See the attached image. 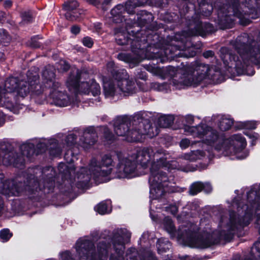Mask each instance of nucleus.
<instances>
[{"label":"nucleus","mask_w":260,"mask_h":260,"mask_svg":"<svg viewBox=\"0 0 260 260\" xmlns=\"http://www.w3.org/2000/svg\"><path fill=\"white\" fill-rule=\"evenodd\" d=\"M183 128L186 134L202 139L203 143L217 151H222L225 155L234 156L238 159H244L248 155L247 151H242L246 146L245 139L241 134L232 136L223 140L216 130L205 124L190 126L194 123V118L188 115L181 119Z\"/></svg>","instance_id":"f257e3e1"},{"label":"nucleus","mask_w":260,"mask_h":260,"mask_svg":"<svg viewBox=\"0 0 260 260\" xmlns=\"http://www.w3.org/2000/svg\"><path fill=\"white\" fill-rule=\"evenodd\" d=\"M233 206L237 208L238 216L241 218L237 220L236 214L234 212H231L230 218L228 219L222 217L220 226L221 231L219 234L213 232L210 233L209 232H205L198 235L192 240L193 246L199 248H206L217 244L221 238H226L239 226L247 225L252 219V213L251 208H248L247 205L241 203H235L234 201Z\"/></svg>","instance_id":"f03ea898"},{"label":"nucleus","mask_w":260,"mask_h":260,"mask_svg":"<svg viewBox=\"0 0 260 260\" xmlns=\"http://www.w3.org/2000/svg\"><path fill=\"white\" fill-rule=\"evenodd\" d=\"M114 129L117 136L124 137L128 142L140 141L143 135L151 138L158 133L157 128L152 127L147 119H139L138 117H135L131 125L126 118L118 117L114 121Z\"/></svg>","instance_id":"7ed1b4c3"},{"label":"nucleus","mask_w":260,"mask_h":260,"mask_svg":"<svg viewBox=\"0 0 260 260\" xmlns=\"http://www.w3.org/2000/svg\"><path fill=\"white\" fill-rule=\"evenodd\" d=\"M107 74L103 76V84L105 95L106 97H112L117 92L115 82L117 87L125 95H129L136 93L137 86L132 79L127 78L128 75L125 70L117 71L114 68L113 61L107 64Z\"/></svg>","instance_id":"20e7f679"},{"label":"nucleus","mask_w":260,"mask_h":260,"mask_svg":"<svg viewBox=\"0 0 260 260\" xmlns=\"http://www.w3.org/2000/svg\"><path fill=\"white\" fill-rule=\"evenodd\" d=\"M113 166V160L110 155H104L101 161H98L95 158L92 159L88 169L82 168L78 173L77 178L75 179L77 187H86L91 178L95 180L105 181L103 178L108 176L111 173Z\"/></svg>","instance_id":"39448f33"},{"label":"nucleus","mask_w":260,"mask_h":260,"mask_svg":"<svg viewBox=\"0 0 260 260\" xmlns=\"http://www.w3.org/2000/svg\"><path fill=\"white\" fill-rule=\"evenodd\" d=\"M166 170H158V167L155 164H153L150 168V174L149 182L150 185V197L151 201L150 203V215L153 220H155L156 217L153 215V207L155 204H157L156 208L158 207L157 203L159 200L165 196L167 192L172 191L169 189V186L167 183L168 176L165 172Z\"/></svg>","instance_id":"423d86ee"},{"label":"nucleus","mask_w":260,"mask_h":260,"mask_svg":"<svg viewBox=\"0 0 260 260\" xmlns=\"http://www.w3.org/2000/svg\"><path fill=\"white\" fill-rule=\"evenodd\" d=\"M130 154L137 164H139L143 168H147L150 164V169L153 164L157 166L158 170H172L177 167L176 162L172 161L171 164L167 162L161 150H157L152 147L139 148Z\"/></svg>","instance_id":"0eeeda50"},{"label":"nucleus","mask_w":260,"mask_h":260,"mask_svg":"<svg viewBox=\"0 0 260 260\" xmlns=\"http://www.w3.org/2000/svg\"><path fill=\"white\" fill-rule=\"evenodd\" d=\"M44 88L49 90L48 100L56 106L64 107L74 103L75 99L61 90L58 82L55 81V74L52 71L45 70L43 73Z\"/></svg>","instance_id":"6e6552de"},{"label":"nucleus","mask_w":260,"mask_h":260,"mask_svg":"<svg viewBox=\"0 0 260 260\" xmlns=\"http://www.w3.org/2000/svg\"><path fill=\"white\" fill-rule=\"evenodd\" d=\"M79 260H105L107 259L108 246L105 242H100L96 251L92 242L86 238L79 239L76 244Z\"/></svg>","instance_id":"1a4fd4ad"},{"label":"nucleus","mask_w":260,"mask_h":260,"mask_svg":"<svg viewBox=\"0 0 260 260\" xmlns=\"http://www.w3.org/2000/svg\"><path fill=\"white\" fill-rule=\"evenodd\" d=\"M210 71L209 65L196 62L190 67H186L184 71H181L180 86H197L204 80L209 78Z\"/></svg>","instance_id":"9d476101"},{"label":"nucleus","mask_w":260,"mask_h":260,"mask_svg":"<svg viewBox=\"0 0 260 260\" xmlns=\"http://www.w3.org/2000/svg\"><path fill=\"white\" fill-rule=\"evenodd\" d=\"M81 74L79 71L75 68L72 69L71 74L67 80V86L70 90H77L84 94H88L90 92L95 96L101 93V88L94 80H89V82H81L79 84V79Z\"/></svg>","instance_id":"9b49d317"},{"label":"nucleus","mask_w":260,"mask_h":260,"mask_svg":"<svg viewBox=\"0 0 260 260\" xmlns=\"http://www.w3.org/2000/svg\"><path fill=\"white\" fill-rule=\"evenodd\" d=\"M118 163L115 168L116 177L119 178H132L137 175V164L131 154L119 152L117 153Z\"/></svg>","instance_id":"f8f14e48"},{"label":"nucleus","mask_w":260,"mask_h":260,"mask_svg":"<svg viewBox=\"0 0 260 260\" xmlns=\"http://www.w3.org/2000/svg\"><path fill=\"white\" fill-rule=\"evenodd\" d=\"M131 235V233L125 229H118L113 231L111 242L116 255L112 254L110 260H124V245L128 242Z\"/></svg>","instance_id":"ddd939ff"},{"label":"nucleus","mask_w":260,"mask_h":260,"mask_svg":"<svg viewBox=\"0 0 260 260\" xmlns=\"http://www.w3.org/2000/svg\"><path fill=\"white\" fill-rule=\"evenodd\" d=\"M238 3H235L232 5H225L218 12L219 21L221 24L225 27H231L235 21L234 17L242 18L244 16L243 13L238 9Z\"/></svg>","instance_id":"4468645a"},{"label":"nucleus","mask_w":260,"mask_h":260,"mask_svg":"<svg viewBox=\"0 0 260 260\" xmlns=\"http://www.w3.org/2000/svg\"><path fill=\"white\" fill-rule=\"evenodd\" d=\"M38 77L37 75L32 76V79L28 78V83L21 81L18 83L16 92L22 97H24L31 91L36 94H40L44 91L42 87L38 84Z\"/></svg>","instance_id":"2eb2a0df"},{"label":"nucleus","mask_w":260,"mask_h":260,"mask_svg":"<svg viewBox=\"0 0 260 260\" xmlns=\"http://www.w3.org/2000/svg\"><path fill=\"white\" fill-rule=\"evenodd\" d=\"M76 140V136L71 134L68 135L65 140L66 144L58 145L55 139H51L48 141L50 144L49 149L50 153L51 155L54 156H57L59 155L61 152L62 148L66 149H70L72 146L75 144Z\"/></svg>","instance_id":"dca6fc26"},{"label":"nucleus","mask_w":260,"mask_h":260,"mask_svg":"<svg viewBox=\"0 0 260 260\" xmlns=\"http://www.w3.org/2000/svg\"><path fill=\"white\" fill-rule=\"evenodd\" d=\"M136 6V3L128 2H126L125 6L122 5H118L111 11V14L112 16L113 21L115 23H119L122 21V13L126 11L128 13H134V8Z\"/></svg>","instance_id":"f3484780"},{"label":"nucleus","mask_w":260,"mask_h":260,"mask_svg":"<svg viewBox=\"0 0 260 260\" xmlns=\"http://www.w3.org/2000/svg\"><path fill=\"white\" fill-rule=\"evenodd\" d=\"M96 138L94 128L92 127L87 128L80 138L79 145L84 149H88L95 143Z\"/></svg>","instance_id":"a211bd4d"},{"label":"nucleus","mask_w":260,"mask_h":260,"mask_svg":"<svg viewBox=\"0 0 260 260\" xmlns=\"http://www.w3.org/2000/svg\"><path fill=\"white\" fill-rule=\"evenodd\" d=\"M182 39L180 38V57H191L196 55V52L193 48H190L191 43L188 38H185L184 42Z\"/></svg>","instance_id":"6ab92c4d"},{"label":"nucleus","mask_w":260,"mask_h":260,"mask_svg":"<svg viewBox=\"0 0 260 260\" xmlns=\"http://www.w3.org/2000/svg\"><path fill=\"white\" fill-rule=\"evenodd\" d=\"M78 6L79 4L76 1H70L64 3L63 8L66 11L65 17L67 19L70 21H74L77 19V16L71 17V11H75Z\"/></svg>","instance_id":"aec40b11"},{"label":"nucleus","mask_w":260,"mask_h":260,"mask_svg":"<svg viewBox=\"0 0 260 260\" xmlns=\"http://www.w3.org/2000/svg\"><path fill=\"white\" fill-rule=\"evenodd\" d=\"M94 210L101 215L108 214L112 211L111 202L110 201L102 202L94 207Z\"/></svg>","instance_id":"412c9836"},{"label":"nucleus","mask_w":260,"mask_h":260,"mask_svg":"<svg viewBox=\"0 0 260 260\" xmlns=\"http://www.w3.org/2000/svg\"><path fill=\"white\" fill-rule=\"evenodd\" d=\"M218 126L223 131L229 130L233 124V120L225 116L219 118Z\"/></svg>","instance_id":"4be33fe9"},{"label":"nucleus","mask_w":260,"mask_h":260,"mask_svg":"<svg viewBox=\"0 0 260 260\" xmlns=\"http://www.w3.org/2000/svg\"><path fill=\"white\" fill-rule=\"evenodd\" d=\"M174 117L172 115H164L160 116L158 119V124L162 127L170 126L174 122Z\"/></svg>","instance_id":"5701e85b"},{"label":"nucleus","mask_w":260,"mask_h":260,"mask_svg":"<svg viewBox=\"0 0 260 260\" xmlns=\"http://www.w3.org/2000/svg\"><path fill=\"white\" fill-rule=\"evenodd\" d=\"M18 79L14 77L8 79L5 83V88L7 92L15 91L18 85Z\"/></svg>","instance_id":"b1692460"},{"label":"nucleus","mask_w":260,"mask_h":260,"mask_svg":"<svg viewBox=\"0 0 260 260\" xmlns=\"http://www.w3.org/2000/svg\"><path fill=\"white\" fill-rule=\"evenodd\" d=\"M162 224L164 228L171 235H173L176 232L175 225L172 220L169 217H166L164 218Z\"/></svg>","instance_id":"393cba45"},{"label":"nucleus","mask_w":260,"mask_h":260,"mask_svg":"<svg viewBox=\"0 0 260 260\" xmlns=\"http://www.w3.org/2000/svg\"><path fill=\"white\" fill-rule=\"evenodd\" d=\"M171 246V243L166 239H159L157 243V250L159 253L166 252Z\"/></svg>","instance_id":"a878e982"},{"label":"nucleus","mask_w":260,"mask_h":260,"mask_svg":"<svg viewBox=\"0 0 260 260\" xmlns=\"http://www.w3.org/2000/svg\"><path fill=\"white\" fill-rule=\"evenodd\" d=\"M21 150L23 155L29 157L35 152V146L32 143L24 144L21 145Z\"/></svg>","instance_id":"bb28decb"},{"label":"nucleus","mask_w":260,"mask_h":260,"mask_svg":"<svg viewBox=\"0 0 260 260\" xmlns=\"http://www.w3.org/2000/svg\"><path fill=\"white\" fill-rule=\"evenodd\" d=\"M29 184V185L25 187V190L28 191L29 193L36 194V192H38V190L42 189L40 184L34 179L30 180Z\"/></svg>","instance_id":"cd10ccee"},{"label":"nucleus","mask_w":260,"mask_h":260,"mask_svg":"<svg viewBox=\"0 0 260 260\" xmlns=\"http://www.w3.org/2000/svg\"><path fill=\"white\" fill-rule=\"evenodd\" d=\"M203 188H204L203 182L200 181L195 182L190 185L189 193L192 196L196 195L202 191Z\"/></svg>","instance_id":"c85d7f7f"},{"label":"nucleus","mask_w":260,"mask_h":260,"mask_svg":"<svg viewBox=\"0 0 260 260\" xmlns=\"http://www.w3.org/2000/svg\"><path fill=\"white\" fill-rule=\"evenodd\" d=\"M177 73V70L174 67H170L169 70V75L174 78L175 75ZM170 86H172L173 90L178 89V81L177 79L173 78L170 83Z\"/></svg>","instance_id":"c756f323"},{"label":"nucleus","mask_w":260,"mask_h":260,"mask_svg":"<svg viewBox=\"0 0 260 260\" xmlns=\"http://www.w3.org/2000/svg\"><path fill=\"white\" fill-rule=\"evenodd\" d=\"M117 58L122 61H123L126 62H134V63H137L139 62V61L135 60L131 56L126 53H121L118 55Z\"/></svg>","instance_id":"7c9ffc66"},{"label":"nucleus","mask_w":260,"mask_h":260,"mask_svg":"<svg viewBox=\"0 0 260 260\" xmlns=\"http://www.w3.org/2000/svg\"><path fill=\"white\" fill-rule=\"evenodd\" d=\"M12 236V234L8 229H4L0 232V238L3 242L8 241Z\"/></svg>","instance_id":"2f4dec72"},{"label":"nucleus","mask_w":260,"mask_h":260,"mask_svg":"<svg viewBox=\"0 0 260 260\" xmlns=\"http://www.w3.org/2000/svg\"><path fill=\"white\" fill-rule=\"evenodd\" d=\"M256 125L257 122L254 121H247L240 123V126L242 128L255 129Z\"/></svg>","instance_id":"473e14b6"},{"label":"nucleus","mask_w":260,"mask_h":260,"mask_svg":"<svg viewBox=\"0 0 260 260\" xmlns=\"http://www.w3.org/2000/svg\"><path fill=\"white\" fill-rule=\"evenodd\" d=\"M165 209L167 212L175 216L177 219L179 218V215L177 214L178 207L176 205H171L169 206L165 207Z\"/></svg>","instance_id":"72a5a7b5"},{"label":"nucleus","mask_w":260,"mask_h":260,"mask_svg":"<svg viewBox=\"0 0 260 260\" xmlns=\"http://www.w3.org/2000/svg\"><path fill=\"white\" fill-rule=\"evenodd\" d=\"M101 131L103 132L105 138L107 141H111L114 139V136L110 132L109 129L106 126H103L101 128Z\"/></svg>","instance_id":"f704fd0d"},{"label":"nucleus","mask_w":260,"mask_h":260,"mask_svg":"<svg viewBox=\"0 0 260 260\" xmlns=\"http://www.w3.org/2000/svg\"><path fill=\"white\" fill-rule=\"evenodd\" d=\"M64 168L67 169V172L70 175H72L75 172V168L73 165H70V166H67L63 163H60L58 166V169L59 172H62L61 169Z\"/></svg>","instance_id":"c9c22d12"},{"label":"nucleus","mask_w":260,"mask_h":260,"mask_svg":"<svg viewBox=\"0 0 260 260\" xmlns=\"http://www.w3.org/2000/svg\"><path fill=\"white\" fill-rule=\"evenodd\" d=\"M168 85L167 83L159 84L158 83H152L151 84V87L154 89L158 91H167V87Z\"/></svg>","instance_id":"e433bc0d"},{"label":"nucleus","mask_w":260,"mask_h":260,"mask_svg":"<svg viewBox=\"0 0 260 260\" xmlns=\"http://www.w3.org/2000/svg\"><path fill=\"white\" fill-rule=\"evenodd\" d=\"M70 68L69 64L64 60H61L58 63L57 68L62 71H66Z\"/></svg>","instance_id":"4c0bfd02"},{"label":"nucleus","mask_w":260,"mask_h":260,"mask_svg":"<svg viewBox=\"0 0 260 260\" xmlns=\"http://www.w3.org/2000/svg\"><path fill=\"white\" fill-rule=\"evenodd\" d=\"M252 252L255 255V257L260 258V242H257L254 244Z\"/></svg>","instance_id":"58836bf2"},{"label":"nucleus","mask_w":260,"mask_h":260,"mask_svg":"<svg viewBox=\"0 0 260 260\" xmlns=\"http://www.w3.org/2000/svg\"><path fill=\"white\" fill-rule=\"evenodd\" d=\"M117 44L120 45H124L128 44L129 40L124 38L121 34H118L116 38Z\"/></svg>","instance_id":"ea45409f"},{"label":"nucleus","mask_w":260,"mask_h":260,"mask_svg":"<svg viewBox=\"0 0 260 260\" xmlns=\"http://www.w3.org/2000/svg\"><path fill=\"white\" fill-rule=\"evenodd\" d=\"M205 156V152L201 150H197L192 153L191 157L189 159H200L201 157Z\"/></svg>","instance_id":"a19ab883"},{"label":"nucleus","mask_w":260,"mask_h":260,"mask_svg":"<svg viewBox=\"0 0 260 260\" xmlns=\"http://www.w3.org/2000/svg\"><path fill=\"white\" fill-rule=\"evenodd\" d=\"M245 134L251 139V144L252 145L255 144L254 142L259 138V135L255 133H245Z\"/></svg>","instance_id":"79ce46f5"},{"label":"nucleus","mask_w":260,"mask_h":260,"mask_svg":"<svg viewBox=\"0 0 260 260\" xmlns=\"http://www.w3.org/2000/svg\"><path fill=\"white\" fill-rule=\"evenodd\" d=\"M11 153L5 154L3 157V162L6 164H11L14 162V159L11 157Z\"/></svg>","instance_id":"37998d69"},{"label":"nucleus","mask_w":260,"mask_h":260,"mask_svg":"<svg viewBox=\"0 0 260 260\" xmlns=\"http://www.w3.org/2000/svg\"><path fill=\"white\" fill-rule=\"evenodd\" d=\"M82 43L85 46H86L88 48L91 47L93 45V41L92 39L88 37L83 38Z\"/></svg>","instance_id":"c03bdc74"},{"label":"nucleus","mask_w":260,"mask_h":260,"mask_svg":"<svg viewBox=\"0 0 260 260\" xmlns=\"http://www.w3.org/2000/svg\"><path fill=\"white\" fill-rule=\"evenodd\" d=\"M61 260H74L71 257V253L66 251L61 254Z\"/></svg>","instance_id":"a18cd8bd"},{"label":"nucleus","mask_w":260,"mask_h":260,"mask_svg":"<svg viewBox=\"0 0 260 260\" xmlns=\"http://www.w3.org/2000/svg\"><path fill=\"white\" fill-rule=\"evenodd\" d=\"M204 188H203V191L206 193L210 192L212 190V187L211 184L208 182L203 183Z\"/></svg>","instance_id":"49530a36"},{"label":"nucleus","mask_w":260,"mask_h":260,"mask_svg":"<svg viewBox=\"0 0 260 260\" xmlns=\"http://www.w3.org/2000/svg\"><path fill=\"white\" fill-rule=\"evenodd\" d=\"M190 144V141L187 139H183L180 142V146L182 148H186Z\"/></svg>","instance_id":"de8ad7c7"},{"label":"nucleus","mask_w":260,"mask_h":260,"mask_svg":"<svg viewBox=\"0 0 260 260\" xmlns=\"http://www.w3.org/2000/svg\"><path fill=\"white\" fill-rule=\"evenodd\" d=\"M22 18L23 20L29 22L31 21L32 17L29 12H25L22 14Z\"/></svg>","instance_id":"09e8293b"},{"label":"nucleus","mask_w":260,"mask_h":260,"mask_svg":"<svg viewBox=\"0 0 260 260\" xmlns=\"http://www.w3.org/2000/svg\"><path fill=\"white\" fill-rule=\"evenodd\" d=\"M136 77L138 79H140L143 80H146V73L144 72H138L136 74Z\"/></svg>","instance_id":"8fccbe9b"},{"label":"nucleus","mask_w":260,"mask_h":260,"mask_svg":"<svg viewBox=\"0 0 260 260\" xmlns=\"http://www.w3.org/2000/svg\"><path fill=\"white\" fill-rule=\"evenodd\" d=\"M214 55V52L212 51L208 50L203 53V56L205 58H209Z\"/></svg>","instance_id":"3c124183"},{"label":"nucleus","mask_w":260,"mask_h":260,"mask_svg":"<svg viewBox=\"0 0 260 260\" xmlns=\"http://www.w3.org/2000/svg\"><path fill=\"white\" fill-rule=\"evenodd\" d=\"M259 0H246V3H247V7H248V5L253 6V3L258 5L259 4Z\"/></svg>","instance_id":"603ef678"},{"label":"nucleus","mask_w":260,"mask_h":260,"mask_svg":"<svg viewBox=\"0 0 260 260\" xmlns=\"http://www.w3.org/2000/svg\"><path fill=\"white\" fill-rule=\"evenodd\" d=\"M71 30L73 34L76 35L79 32L80 28L76 25H74L71 27Z\"/></svg>","instance_id":"864d4df0"},{"label":"nucleus","mask_w":260,"mask_h":260,"mask_svg":"<svg viewBox=\"0 0 260 260\" xmlns=\"http://www.w3.org/2000/svg\"><path fill=\"white\" fill-rule=\"evenodd\" d=\"M48 184H49V186H46V185H45L44 186V187L45 189L46 187H48V191H49L51 189V187L53 185L54 183L51 181H49Z\"/></svg>","instance_id":"5fc2aeb1"},{"label":"nucleus","mask_w":260,"mask_h":260,"mask_svg":"<svg viewBox=\"0 0 260 260\" xmlns=\"http://www.w3.org/2000/svg\"><path fill=\"white\" fill-rule=\"evenodd\" d=\"M73 16H77V19L78 17V13L76 12L75 11H71V17H73Z\"/></svg>","instance_id":"6e6d98bb"},{"label":"nucleus","mask_w":260,"mask_h":260,"mask_svg":"<svg viewBox=\"0 0 260 260\" xmlns=\"http://www.w3.org/2000/svg\"><path fill=\"white\" fill-rule=\"evenodd\" d=\"M197 34V32H189V33H187V36L188 37H189V36H190L196 35Z\"/></svg>","instance_id":"4d7b16f0"},{"label":"nucleus","mask_w":260,"mask_h":260,"mask_svg":"<svg viewBox=\"0 0 260 260\" xmlns=\"http://www.w3.org/2000/svg\"><path fill=\"white\" fill-rule=\"evenodd\" d=\"M6 4L8 6H11V2L10 1H7L6 2Z\"/></svg>","instance_id":"13d9d810"},{"label":"nucleus","mask_w":260,"mask_h":260,"mask_svg":"<svg viewBox=\"0 0 260 260\" xmlns=\"http://www.w3.org/2000/svg\"><path fill=\"white\" fill-rule=\"evenodd\" d=\"M257 224L260 225V217H257Z\"/></svg>","instance_id":"bf43d9fd"},{"label":"nucleus","mask_w":260,"mask_h":260,"mask_svg":"<svg viewBox=\"0 0 260 260\" xmlns=\"http://www.w3.org/2000/svg\"><path fill=\"white\" fill-rule=\"evenodd\" d=\"M90 3H93V1L94 0H88Z\"/></svg>","instance_id":"052dcab7"},{"label":"nucleus","mask_w":260,"mask_h":260,"mask_svg":"<svg viewBox=\"0 0 260 260\" xmlns=\"http://www.w3.org/2000/svg\"><path fill=\"white\" fill-rule=\"evenodd\" d=\"M257 210H260V205L257 207Z\"/></svg>","instance_id":"680f3d73"},{"label":"nucleus","mask_w":260,"mask_h":260,"mask_svg":"<svg viewBox=\"0 0 260 260\" xmlns=\"http://www.w3.org/2000/svg\"><path fill=\"white\" fill-rule=\"evenodd\" d=\"M210 14H211V11H209L207 15H210Z\"/></svg>","instance_id":"e2e57ef3"},{"label":"nucleus","mask_w":260,"mask_h":260,"mask_svg":"<svg viewBox=\"0 0 260 260\" xmlns=\"http://www.w3.org/2000/svg\"><path fill=\"white\" fill-rule=\"evenodd\" d=\"M140 88L141 89H143V88H141V87H140Z\"/></svg>","instance_id":"0e129e2a"},{"label":"nucleus","mask_w":260,"mask_h":260,"mask_svg":"<svg viewBox=\"0 0 260 260\" xmlns=\"http://www.w3.org/2000/svg\"><path fill=\"white\" fill-rule=\"evenodd\" d=\"M0 55L2 56L3 54L2 53H1Z\"/></svg>","instance_id":"69168bd1"}]
</instances>
